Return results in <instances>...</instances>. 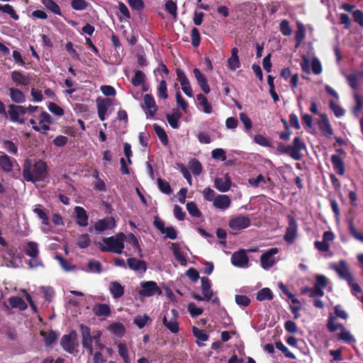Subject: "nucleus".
I'll list each match as a JSON object with an SVG mask.
<instances>
[{
	"mask_svg": "<svg viewBox=\"0 0 363 363\" xmlns=\"http://www.w3.org/2000/svg\"><path fill=\"white\" fill-rule=\"evenodd\" d=\"M22 176L28 182H44L48 177V165L42 160L33 163L32 160L26 159L23 164Z\"/></svg>",
	"mask_w": 363,
	"mask_h": 363,
	"instance_id": "obj_1",
	"label": "nucleus"
},
{
	"mask_svg": "<svg viewBox=\"0 0 363 363\" xmlns=\"http://www.w3.org/2000/svg\"><path fill=\"white\" fill-rule=\"evenodd\" d=\"M124 238L125 235L121 233L117 236H111L104 238L103 242L106 246L103 245L101 242H98L100 245L101 252H111L116 254H121L124 249Z\"/></svg>",
	"mask_w": 363,
	"mask_h": 363,
	"instance_id": "obj_2",
	"label": "nucleus"
},
{
	"mask_svg": "<svg viewBox=\"0 0 363 363\" xmlns=\"http://www.w3.org/2000/svg\"><path fill=\"white\" fill-rule=\"evenodd\" d=\"M303 62L301 63L302 70L308 74L312 72L318 75L322 72L320 62L313 54L308 53L307 55H303Z\"/></svg>",
	"mask_w": 363,
	"mask_h": 363,
	"instance_id": "obj_3",
	"label": "nucleus"
},
{
	"mask_svg": "<svg viewBox=\"0 0 363 363\" xmlns=\"http://www.w3.org/2000/svg\"><path fill=\"white\" fill-rule=\"evenodd\" d=\"M201 281L203 296L196 293H192L191 297L198 301H210L213 297L214 294L213 290L211 289V281L208 278L205 277L201 278Z\"/></svg>",
	"mask_w": 363,
	"mask_h": 363,
	"instance_id": "obj_4",
	"label": "nucleus"
},
{
	"mask_svg": "<svg viewBox=\"0 0 363 363\" xmlns=\"http://www.w3.org/2000/svg\"><path fill=\"white\" fill-rule=\"evenodd\" d=\"M140 285L141 289L139 291V294L140 296L150 297L162 294V289L154 281H143L140 283Z\"/></svg>",
	"mask_w": 363,
	"mask_h": 363,
	"instance_id": "obj_5",
	"label": "nucleus"
},
{
	"mask_svg": "<svg viewBox=\"0 0 363 363\" xmlns=\"http://www.w3.org/2000/svg\"><path fill=\"white\" fill-rule=\"evenodd\" d=\"M77 333L72 330L69 334L64 335L60 340V345L63 350L69 354H73L75 348L78 346L77 343Z\"/></svg>",
	"mask_w": 363,
	"mask_h": 363,
	"instance_id": "obj_6",
	"label": "nucleus"
},
{
	"mask_svg": "<svg viewBox=\"0 0 363 363\" xmlns=\"http://www.w3.org/2000/svg\"><path fill=\"white\" fill-rule=\"evenodd\" d=\"M251 220L247 216L239 215L229 220V227L234 230L245 229L250 225Z\"/></svg>",
	"mask_w": 363,
	"mask_h": 363,
	"instance_id": "obj_7",
	"label": "nucleus"
},
{
	"mask_svg": "<svg viewBox=\"0 0 363 363\" xmlns=\"http://www.w3.org/2000/svg\"><path fill=\"white\" fill-rule=\"evenodd\" d=\"M144 106L147 118H154L157 110V106L152 95L147 94L144 96Z\"/></svg>",
	"mask_w": 363,
	"mask_h": 363,
	"instance_id": "obj_8",
	"label": "nucleus"
},
{
	"mask_svg": "<svg viewBox=\"0 0 363 363\" xmlns=\"http://www.w3.org/2000/svg\"><path fill=\"white\" fill-rule=\"evenodd\" d=\"M231 263L238 267H247L249 264V258L246 254L245 250L242 249L235 252L231 256Z\"/></svg>",
	"mask_w": 363,
	"mask_h": 363,
	"instance_id": "obj_9",
	"label": "nucleus"
},
{
	"mask_svg": "<svg viewBox=\"0 0 363 363\" xmlns=\"http://www.w3.org/2000/svg\"><path fill=\"white\" fill-rule=\"evenodd\" d=\"M278 253L277 247L270 248L260 257L261 266L264 269H268L275 264L274 255Z\"/></svg>",
	"mask_w": 363,
	"mask_h": 363,
	"instance_id": "obj_10",
	"label": "nucleus"
},
{
	"mask_svg": "<svg viewBox=\"0 0 363 363\" xmlns=\"http://www.w3.org/2000/svg\"><path fill=\"white\" fill-rule=\"evenodd\" d=\"M171 313L172 316L169 320L164 316L162 319L164 325L172 333H177L179 332V323L177 321L178 312L176 309H172Z\"/></svg>",
	"mask_w": 363,
	"mask_h": 363,
	"instance_id": "obj_11",
	"label": "nucleus"
},
{
	"mask_svg": "<svg viewBox=\"0 0 363 363\" xmlns=\"http://www.w3.org/2000/svg\"><path fill=\"white\" fill-rule=\"evenodd\" d=\"M11 79L18 86H28L30 84L31 79L27 74H25L21 71H13L11 73Z\"/></svg>",
	"mask_w": 363,
	"mask_h": 363,
	"instance_id": "obj_12",
	"label": "nucleus"
},
{
	"mask_svg": "<svg viewBox=\"0 0 363 363\" xmlns=\"http://www.w3.org/2000/svg\"><path fill=\"white\" fill-rule=\"evenodd\" d=\"M331 267L336 271L340 278L345 279L347 281H351L352 276L344 260H340L338 264H333Z\"/></svg>",
	"mask_w": 363,
	"mask_h": 363,
	"instance_id": "obj_13",
	"label": "nucleus"
},
{
	"mask_svg": "<svg viewBox=\"0 0 363 363\" xmlns=\"http://www.w3.org/2000/svg\"><path fill=\"white\" fill-rule=\"evenodd\" d=\"M116 225V220L113 217H106L99 220L94 225V229L98 232H104L112 229Z\"/></svg>",
	"mask_w": 363,
	"mask_h": 363,
	"instance_id": "obj_14",
	"label": "nucleus"
},
{
	"mask_svg": "<svg viewBox=\"0 0 363 363\" xmlns=\"http://www.w3.org/2000/svg\"><path fill=\"white\" fill-rule=\"evenodd\" d=\"M128 267L135 272L145 273L147 270V264L144 260L130 257L127 259Z\"/></svg>",
	"mask_w": 363,
	"mask_h": 363,
	"instance_id": "obj_15",
	"label": "nucleus"
},
{
	"mask_svg": "<svg viewBox=\"0 0 363 363\" xmlns=\"http://www.w3.org/2000/svg\"><path fill=\"white\" fill-rule=\"evenodd\" d=\"M215 187L220 192L228 191L231 186L232 182L228 174L224 177H217L214 180Z\"/></svg>",
	"mask_w": 363,
	"mask_h": 363,
	"instance_id": "obj_16",
	"label": "nucleus"
},
{
	"mask_svg": "<svg viewBox=\"0 0 363 363\" xmlns=\"http://www.w3.org/2000/svg\"><path fill=\"white\" fill-rule=\"evenodd\" d=\"M327 283V278L324 275H316L313 294L314 295L323 296L324 294L323 289L326 287Z\"/></svg>",
	"mask_w": 363,
	"mask_h": 363,
	"instance_id": "obj_17",
	"label": "nucleus"
},
{
	"mask_svg": "<svg viewBox=\"0 0 363 363\" xmlns=\"http://www.w3.org/2000/svg\"><path fill=\"white\" fill-rule=\"evenodd\" d=\"M193 72L201 90L205 94H208L211 91V89L208 84V82L205 76L201 72V71L198 68H194Z\"/></svg>",
	"mask_w": 363,
	"mask_h": 363,
	"instance_id": "obj_18",
	"label": "nucleus"
},
{
	"mask_svg": "<svg viewBox=\"0 0 363 363\" xmlns=\"http://www.w3.org/2000/svg\"><path fill=\"white\" fill-rule=\"evenodd\" d=\"M231 200L228 195L219 194L218 195L213 201V206L215 208L218 209L225 210L230 207Z\"/></svg>",
	"mask_w": 363,
	"mask_h": 363,
	"instance_id": "obj_19",
	"label": "nucleus"
},
{
	"mask_svg": "<svg viewBox=\"0 0 363 363\" xmlns=\"http://www.w3.org/2000/svg\"><path fill=\"white\" fill-rule=\"evenodd\" d=\"M318 127L323 134L330 138L333 135V129L330 125L328 118L325 116H321L318 122Z\"/></svg>",
	"mask_w": 363,
	"mask_h": 363,
	"instance_id": "obj_20",
	"label": "nucleus"
},
{
	"mask_svg": "<svg viewBox=\"0 0 363 363\" xmlns=\"http://www.w3.org/2000/svg\"><path fill=\"white\" fill-rule=\"evenodd\" d=\"M74 212L76 213L77 225L82 227L87 226L89 217L84 208L81 206H76Z\"/></svg>",
	"mask_w": 363,
	"mask_h": 363,
	"instance_id": "obj_21",
	"label": "nucleus"
},
{
	"mask_svg": "<svg viewBox=\"0 0 363 363\" xmlns=\"http://www.w3.org/2000/svg\"><path fill=\"white\" fill-rule=\"evenodd\" d=\"M9 97L11 100L16 104H23L26 102V97L23 92L18 88L11 87L9 89Z\"/></svg>",
	"mask_w": 363,
	"mask_h": 363,
	"instance_id": "obj_22",
	"label": "nucleus"
},
{
	"mask_svg": "<svg viewBox=\"0 0 363 363\" xmlns=\"http://www.w3.org/2000/svg\"><path fill=\"white\" fill-rule=\"evenodd\" d=\"M238 52L237 48H233L231 50V56L228 59V67L230 70L235 71L240 67Z\"/></svg>",
	"mask_w": 363,
	"mask_h": 363,
	"instance_id": "obj_23",
	"label": "nucleus"
},
{
	"mask_svg": "<svg viewBox=\"0 0 363 363\" xmlns=\"http://www.w3.org/2000/svg\"><path fill=\"white\" fill-rule=\"evenodd\" d=\"M171 250L175 259L180 263L182 266L187 265L186 257L180 250V245L178 242H172L171 244Z\"/></svg>",
	"mask_w": 363,
	"mask_h": 363,
	"instance_id": "obj_24",
	"label": "nucleus"
},
{
	"mask_svg": "<svg viewBox=\"0 0 363 363\" xmlns=\"http://www.w3.org/2000/svg\"><path fill=\"white\" fill-rule=\"evenodd\" d=\"M109 291L113 298L118 299L124 294V286L118 281H111L109 284Z\"/></svg>",
	"mask_w": 363,
	"mask_h": 363,
	"instance_id": "obj_25",
	"label": "nucleus"
},
{
	"mask_svg": "<svg viewBox=\"0 0 363 363\" xmlns=\"http://www.w3.org/2000/svg\"><path fill=\"white\" fill-rule=\"evenodd\" d=\"M93 312L96 316L108 317L111 315V308L108 304L97 303L94 306Z\"/></svg>",
	"mask_w": 363,
	"mask_h": 363,
	"instance_id": "obj_26",
	"label": "nucleus"
},
{
	"mask_svg": "<svg viewBox=\"0 0 363 363\" xmlns=\"http://www.w3.org/2000/svg\"><path fill=\"white\" fill-rule=\"evenodd\" d=\"M8 114L12 122L18 123L20 124L25 123L24 118H21L18 111H17L16 105L13 104L9 105Z\"/></svg>",
	"mask_w": 363,
	"mask_h": 363,
	"instance_id": "obj_27",
	"label": "nucleus"
},
{
	"mask_svg": "<svg viewBox=\"0 0 363 363\" xmlns=\"http://www.w3.org/2000/svg\"><path fill=\"white\" fill-rule=\"evenodd\" d=\"M289 227L287 228L286 233L284 235V240L288 243H293L295 240V220L289 216Z\"/></svg>",
	"mask_w": 363,
	"mask_h": 363,
	"instance_id": "obj_28",
	"label": "nucleus"
},
{
	"mask_svg": "<svg viewBox=\"0 0 363 363\" xmlns=\"http://www.w3.org/2000/svg\"><path fill=\"white\" fill-rule=\"evenodd\" d=\"M9 303L11 308H18L21 311H24L27 308L28 306L24 300L20 296H11L9 298Z\"/></svg>",
	"mask_w": 363,
	"mask_h": 363,
	"instance_id": "obj_29",
	"label": "nucleus"
},
{
	"mask_svg": "<svg viewBox=\"0 0 363 363\" xmlns=\"http://www.w3.org/2000/svg\"><path fill=\"white\" fill-rule=\"evenodd\" d=\"M33 211L41 220L42 224L45 225H48L50 224L48 216L42 205H36L33 209Z\"/></svg>",
	"mask_w": 363,
	"mask_h": 363,
	"instance_id": "obj_30",
	"label": "nucleus"
},
{
	"mask_svg": "<svg viewBox=\"0 0 363 363\" xmlns=\"http://www.w3.org/2000/svg\"><path fill=\"white\" fill-rule=\"evenodd\" d=\"M277 150L281 153L289 155L291 158L295 159V139L291 145L279 143L277 145Z\"/></svg>",
	"mask_w": 363,
	"mask_h": 363,
	"instance_id": "obj_31",
	"label": "nucleus"
},
{
	"mask_svg": "<svg viewBox=\"0 0 363 363\" xmlns=\"http://www.w3.org/2000/svg\"><path fill=\"white\" fill-rule=\"evenodd\" d=\"M80 330L82 334V344L88 345L89 343L92 342L90 328L85 325L81 324Z\"/></svg>",
	"mask_w": 363,
	"mask_h": 363,
	"instance_id": "obj_32",
	"label": "nucleus"
},
{
	"mask_svg": "<svg viewBox=\"0 0 363 363\" xmlns=\"http://www.w3.org/2000/svg\"><path fill=\"white\" fill-rule=\"evenodd\" d=\"M153 128L162 144L164 146H167L169 143V140L164 128L157 124H154Z\"/></svg>",
	"mask_w": 363,
	"mask_h": 363,
	"instance_id": "obj_33",
	"label": "nucleus"
},
{
	"mask_svg": "<svg viewBox=\"0 0 363 363\" xmlns=\"http://www.w3.org/2000/svg\"><path fill=\"white\" fill-rule=\"evenodd\" d=\"M0 167L5 172H11L13 169V162L6 154L0 156Z\"/></svg>",
	"mask_w": 363,
	"mask_h": 363,
	"instance_id": "obj_34",
	"label": "nucleus"
},
{
	"mask_svg": "<svg viewBox=\"0 0 363 363\" xmlns=\"http://www.w3.org/2000/svg\"><path fill=\"white\" fill-rule=\"evenodd\" d=\"M27 247L28 248L25 251L26 254L32 258H37L39 255L38 243L35 242L29 241L27 243Z\"/></svg>",
	"mask_w": 363,
	"mask_h": 363,
	"instance_id": "obj_35",
	"label": "nucleus"
},
{
	"mask_svg": "<svg viewBox=\"0 0 363 363\" xmlns=\"http://www.w3.org/2000/svg\"><path fill=\"white\" fill-rule=\"evenodd\" d=\"M274 295L269 288H263L257 293V300L263 301L265 300L271 301L273 299Z\"/></svg>",
	"mask_w": 363,
	"mask_h": 363,
	"instance_id": "obj_36",
	"label": "nucleus"
},
{
	"mask_svg": "<svg viewBox=\"0 0 363 363\" xmlns=\"http://www.w3.org/2000/svg\"><path fill=\"white\" fill-rule=\"evenodd\" d=\"M43 4L51 12L58 16H62V11L59 5L53 0H42Z\"/></svg>",
	"mask_w": 363,
	"mask_h": 363,
	"instance_id": "obj_37",
	"label": "nucleus"
},
{
	"mask_svg": "<svg viewBox=\"0 0 363 363\" xmlns=\"http://www.w3.org/2000/svg\"><path fill=\"white\" fill-rule=\"evenodd\" d=\"M157 183L160 191L167 195H169L172 193V189L169 183L164 179L157 178Z\"/></svg>",
	"mask_w": 363,
	"mask_h": 363,
	"instance_id": "obj_38",
	"label": "nucleus"
},
{
	"mask_svg": "<svg viewBox=\"0 0 363 363\" xmlns=\"http://www.w3.org/2000/svg\"><path fill=\"white\" fill-rule=\"evenodd\" d=\"M182 114L179 111H175L172 114H167V120L172 128L177 129L179 128V119L181 118Z\"/></svg>",
	"mask_w": 363,
	"mask_h": 363,
	"instance_id": "obj_39",
	"label": "nucleus"
},
{
	"mask_svg": "<svg viewBox=\"0 0 363 363\" xmlns=\"http://www.w3.org/2000/svg\"><path fill=\"white\" fill-rule=\"evenodd\" d=\"M196 99L199 102V105L203 107V111L206 113H211L212 111V106L208 103L207 98L202 94L196 95Z\"/></svg>",
	"mask_w": 363,
	"mask_h": 363,
	"instance_id": "obj_40",
	"label": "nucleus"
},
{
	"mask_svg": "<svg viewBox=\"0 0 363 363\" xmlns=\"http://www.w3.org/2000/svg\"><path fill=\"white\" fill-rule=\"evenodd\" d=\"M146 80L145 73L141 70H137L135 72L134 77L131 79V84L134 86H139L143 84Z\"/></svg>",
	"mask_w": 363,
	"mask_h": 363,
	"instance_id": "obj_41",
	"label": "nucleus"
},
{
	"mask_svg": "<svg viewBox=\"0 0 363 363\" xmlns=\"http://www.w3.org/2000/svg\"><path fill=\"white\" fill-rule=\"evenodd\" d=\"M279 289L281 291L285 294L291 300V305L290 306V310L291 313L295 315V294L291 293L287 287L282 283L279 284Z\"/></svg>",
	"mask_w": 363,
	"mask_h": 363,
	"instance_id": "obj_42",
	"label": "nucleus"
},
{
	"mask_svg": "<svg viewBox=\"0 0 363 363\" xmlns=\"http://www.w3.org/2000/svg\"><path fill=\"white\" fill-rule=\"evenodd\" d=\"M40 334L45 338V343L47 346L51 345L57 337V333L53 330H50L48 333L40 331Z\"/></svg>",
	"mask_w": 363,
	"mask_h": 363,
	"instance_id": "obj_43",
	"label": "nucleus"
},
{
	"mask_svg": "<svg viewBox=\"0 0 363 363\" xmlns=\"http://www.w3.org/2000/svg\"><path fill=\"white\" fill-rule=\"evenodd\" d=\"M110 331L116 335H123L125 332L124 325L121 323H113L109 325Z\"/></svg>",
	"mask_w": 363,
	"mask_h": 363,
	"instance_id": "obj_44",
	"label": "nucleus"
},
{
	"mask_svg": "<svg viewBox=\"0 0 363 363\" xmlns=\"http://www.w3.org/2000/svg\"><path fill=\"white\" fill-rule=\"evenodd\" d=\"M186 206V210L191 216L195 218H200L201 216V212L198 208L196 203L193 201L188 202Z\"/></svg>",
	"mask_w": 363,
	"mask_h": 363,
	"instance_id": "obj_45",
	"label": "nucleus"
},
{
	"mask_svg": "<svg viewBox=\"0 0 363 363\" xmlns=\"http://www.w3.org/2000/svg\"><path fill=\"white\" fill-rule=\"evenodd\" d=\"M111 105V101L109 99H97L98 113H106L108 107Z\"/></svg>",
	"mask_w": 363,
	"mask_h": 363,
	"instance_id": "obj_46",
	"label": "nucleus"
},
{
	"mask_svg": "<svg viewBox=\"0 0 363 363\" xmlns=\"http://www.w3.org/2000/svg\"><path fill=\"white\" fill-rule=\"evenodd\" d=\"M0 11L4 13H7L14 20H18L19 16L16 13L13 6L9 4L1 5L0 4Z\"/></svg>",
	"mask_w": 363,
	"mask_h": 363,
	"instance_id": "obj_47",
	"label": "nucleus"
},
{
	"mask_svg": "<svg viewBox=\"0 0 363 363\" xmlns=\"http://www.w3.org/2000/svg\"><path fill=\"white\" fill-rule=\"evenodd\" d=\"M55 258L59 261L62 268L66 272H71L76 269L75 265H72L66 259L62 256L57 255Z\"/></svg>",
	"mask_w": 363,
	"mask_h": 363,
	"instance_id": "obj_48",
	"label": "nucleus"
},
{
	"mask_svg": "<svg viewBox=\"0 0 363 363\" xmlns=\"http://www.w3.org/2000/svg\"><path fill=\"white\" fill-rule=\"evenodd\" d=\"M190 169L194 175H199L202 172L201 163L196 158L189 162Z\"/></svg>",
	"mask_w": 363,
	"mask_h": 363,
	"instance_id": "obj_49",
	"label": "nucleus"
},
{
	"mask_svg": "<svg viewBox=\"0 0 363 363\" xmlns=\"http://www.w3.org/2000/svg\"><path fill=\"white\" fill-rule=\"evenodd\" d=\"M157 96L163 99L168 98L167 83L164 79L160 81L157 87Z\"/></svg>",
	"mask_w": 363,
	"mask_h": 363,
	"instance_id": "obj_50",
	"label": "nucleus"
},
{
	"mask_svg": "<svg viewBox=\"0 0 363 363\" xmlns=\"http://www.w3.org/2000/svg\"><path fill=\"white\" fill-rule=\"evenodd\" d=\"M192 333L194 336L201 341H207L209 338V335L203 330L195 326L192 328Z\"/></svg>",
	"mask_w": 363,
	"mask_h": 363,
	"instance_id": "obj_51",
	"label": "nucleus"
},
{
	"mask_svg": "<svg viewBox=\"0 0 363 363\" xmlns=\"http://www.w3.org/2000/svg\"><path fill=\"white\" fill-rule=\"evenodd\" d=\"M331 161H332L335 168L337 169L338 173L340 174H343L344 166H343V162H342L341 158L340 157V156H338L337 155H333L331 157Z\"/></svg>",
	"mask_w": 363,
	"mask_h": 363,
	"instance_id": "obj_52",
	"label": "nucleus"
},
{
	"mask_svg": "<svg viewBox=\"0 0 363 363\" xmlns=\"http://www.w3.org/2000/svg\"><path fill=\"white\" fill-rule=\"evenodd\" d=\"M191 45L194 48H197L201 43V35L197 28H193L191 31Z\"/></svg>",
	"mask_w": 363,
	"mask_h": 363,
	"instance_id": "obj_53",
	"label": "nucleus"
},
{
	"mask_svg": "<svg viewBox=\"0 0 363 363\" xmlns=\"http://www.w3.org/2000/svg\"><path fill=\"white\" fill-rule=\"evenodd\" d=\"M248 183L254 187H258L266 184L267 182L262 174H259L255 178H250L248 179Z\"/></svg>",
	"mask_w": 363,
	"mask_h": 363,
	"instance_id": "obj_54",
	"label": "nucleus"
},
{
	"mask_svg": "<svg viewBox=\"0 0 363 363\" xmlns=\"http://www.w3.org/2000/svg\"><path fill=\"white\" fill-rule=\"evenodd\" d=\"M89 4L85 0H72L71 6L74 10L83 11L88 7Z\"/></svg>",
	"mask_w": 363,
	"mask_h": 363,
	"instance_id": "obj_55",
	"label": "nucleus"
},
{
	"mask_svg": "<svg viewBox=\"0 0 363 363\" xmlns=\"http://www.w3.org/2000/svg\"><path fill=\"white\" fill-rule=\"evenodd\" d=\"M165 10L170 13L174 17H177V6L176 2L173 1L172 0H168L165 3Z\"/></svg>",
	"mask_w": 363,
	"mask_h": 363,
	"instance_id": "obj_56",
	"label": "nucleus"
},
{
	"mask_svg": "<svg viewBox=\"0 0 363 363\" xmlns=\"http://www.w3.org/2000/svg\"><path fill=\"white\" fill-rule=\"evenodd\" d=\"M91 244V240L90 237L87 233L82 234L77 242V245L82 248H86L88 247Z\"/></svg>",
	"mask_w": 363,
	"mask_h": 363,
	"instance_id": "obj_57",
	"label": "nucleus"
},
{
	"mask_svg": "<svg viewBox=\"0 0 363 363\" xmlns=\"http://www.w3.org/2000/svg\"><path fill=\"white\" fill-rule=\"evenodd\" d=\"M187 309L191 317L200 315L203 312V309L197 307L194 303H189L188 304Z\"/></svg>",
	"mask_w": 363,
	"mask_h": 363,
	"instance_id": "obj_58",
	"label": "nucleus"
},
{
	"mask_svg": "<svg viewBox=\"0 0 363 363\" xmlns=\"http://www.w3.org/2000/svg\"><path fill=\"white\" fill-rule=\"evenodd\" d=\"M4 147L11 154L17 155L18 147L17 145L11 140H6L3 143Z\"/></svg>",
	"mask_w": 363,
	"mask_h": 363,
	"instance_id": "obj_59",
	"label": "nucleus"
},
{
	"mask_svg": "<svg viewBox=\"0 0 363 363\" xmlns=\"http://www.w3.org/2000/svg\"><path fill=\"white\" fill-rule=\"evenodd\" d=\"M279 29L284 35L289 36L292 33V29L291 28L287 20H283L281 21L279 24Z\"/></svg>",
	"mask_w": 363,
	"mask_h": 363,
	"instance_id": "obj_60",
	"label": "nucleus"
},
{
	"mask_svg": "<svg viewBox=\"0 0 363 363\" xmlns=\"http://www.w3.org/2000/svg\"><path fill=\"white\" fill-rule=\"evenodd\" d=\"M212 157L215 160H220L223 162L225 161L227 157L225 151L222 148H216L212 150Z\"/></svg>",
	"mask_w": 363,
	"mask_h": 363,
	"instance_id": "obj_61",
	"label": "nucleus"
},
{
	"mask_svg": "<svg viewBox=\"0 0 363 363\" xmlns=\"http://www.w3.org/2000/svg\"><path fill=\"white\" fill-rule=\"evenodd\" d=\"M176 73L177 80L180 82L181 86L188 85L190 83L185 72L182 69L177 68Z\"/></svg>",
	"mask_w": 363,
	"mask_h": 363,
	"instance_id": "obj_62",
	"label": "nucleus"
},
{
	"mask_svg": "<svg viewBox=\"0 0 363 363\" xmlns=\"http://www.w3.org/2000/svg\"><path fill=\"white\" fill-rule=\"evenodd\" d=\"M149 319L150 318L147 315H138L134 318L133 322L140 329H142L145 326Z\"/></svg>",
	"mask_w": 363,
	"mask_h": 363,
	"instance_id": "obj_63",
	"label": "nucleus"
},
{
	"mask_svg": "<svg viewBox=\"0 0 363 363\" xmlns=\"http://www.w3.org/2000/svg\"><path fill=\"white\" fill-rule=\"evenodd\" d=\"M339 338L347 342H355V339L350 333V332L345 330L344 328L342 329L340 333L339 334Z\"/></svg>",
	"mask_w": 363,
	"mask_h": 363,
	"instance_id": "obj_64",
	"label": "nucleus"
}]
</instances>
